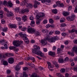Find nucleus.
Segmentation results:
<instances>
[{
    "label": "nucleus",
    "instance_id": "obj_36",
    "mask_svg": "<svg viewBox=\"0 0 77 77\" xmlns=\"http://www.w3.org/2000/svg\"><path fill=\"white\" fill-rule=\"evenodd\" d=\"M1 23L2 24H5V20L4 19H2L1 20Z\"/></svg>",
    "mask_w": 77,
    "mask_h": 77
},
{
    "label": "nucleus",
    "instance_id": "obj_39",
    "mask_svg": "<svg viewBox=\"0 0 77 77\" xmlns=\"http://www.w3.org/2000/svg\"><path fill=\"white\" fill-rule=\"evenodd\" d=\"M30 58H31V57H26V58H25V60H30Z\"/></svg>",
    "mask_w": 77,
    "mask_h": 77
},
{
    "label": "nucleus",
    "instance_id": "obj_47",
    "mask_svg": "<svg viewBox=\"0 0 77 77\" xmlns=\"http://www.w3.org/2000/svg\"><path fill=\"white\" fill-rule=\"evenodd\" d=\"M52 34H53V32L52 31L50 32L49 33V35H52Z\"/></svg>",
    "mask_w": 77,
    "mask_h": 77
},
{
    "label": "nucleus",
    "instance_id": "obj_10",
    "mask_svg": "<svg viewBox=\"0 0 77 77\" xmlns=\"http://www.w3.org/2000/svg\"><path fill=\"white\" fill-rule=\"evenodd\" d=\"M29 12V10L28 9H22L21 10V13L22 14H24L25 12Z\"/></svg>",
    "mask_w": 77,
    "mask_h": 77
},
{
    "label": "nucleus",
    "instance_id": "obj_15",
    "mask_svg": "<svg viewBox=\"0 0 77 77\" xmlns=\"http://www.w3.org/2000/svg\"><path fill=\"white\" fill-rule=\"evenodd\" d=\"M3 64L4 65L7 66L8 65V62L7 61L4 60L3 62Z\"/></svg>",
    "mask_w": 77,
    "mask_h": 77
},
{
    "label": "nucleus",
    "instance_id": "obj_1",
    "mask_svg": "<svg viewBox=\"0 0 77 77\" xmlns=\"http://www.w3.org/2000/svg\"><path fill=\"white\" fill-rule=\"evenodd\" d=\"M34 49H32V53H35V54H37L39 56L41 57L44 58L45 56L44 54L42 53L41 51H40V48L39 46L35 45H34Z\"/></svg>",
    "mask_w": 77,
    "mask_h": 77
},
{
    "label": "nucleus",
    "instance_id": "obj_57",
    "mask_svg": "<svg viewBox=\"0 0 77 77\" xmlns=\"http://www.w3.org/2000/svg\"><path fill=\"white\" fill-rule=\"evenodd\" d=\"M43 51H44L45 52H47V49L46 48H43Z\"/></svg>",
    "mask_w": 77,
    "mask_h": 77
},
{
    "label": "nucleus",
    "instance_id": "obj_30",
    "mask_svg": "<svg viewBox=\"0 0 77 77\" xmlns=\"http://www.w3.org/2000/svg\"><path fill=\"white\" fill-rule=\"evenodd\" d=\"M16 19L18 21H20L21 20V18L17 17H16Z\"/></svg>",
    "mask_w": 77,
    "mask_h": 77
},
{
    "label": "nucleus",
    "instance_id": "obj_62",
    "mask_svg": "<svg viewBox=\"0 0 77 77\" xmlns=\"http://www.w3.org/2000/svg\"><path fill=\"white\" fill-rule=\"evenodd\" d=\"M46 2H47L48 3H51V1L50 0H46Z\"/></svg>",
    "mask_w": 77,
    "mask_h": 77
},
{
    "label": "nucleus",
    "instance_id": "obj_59",
    "mask_svg": "<svg viewBox=\"0 0 77 77\" xmlns=\"http://www.w3.org/2000/svg\"><path fill=\"white\" fill-rule=\"evenodd\" d=\"M47 23V20H45L43 21L44 24H46Z\"/></svg>",
    "mask_w": 77,
    "mask_h": 77
},
{
    "label": "nucleus",
    "instance_id": "obj_20",
    "mask_svg": "<svg viewBox=\"0 0 77 77\" xmlns=\"http://www.w3.org/2000/svg\"><path fill=\"white\" fill-rule=\"evenodd\" d=\"M52 12L53 13H54V14H57V10L56 9L53 10Z\"/></svg>",
    "mask_w": 77,
    "mask_h": 77
},
{
    "label": "nucleus",
    "instance_id": "obj_4",
    "mask_svg": "<svg viewBox=\"0 0 77 77\" xmlns=\"http://www.w3.org/2000/svg\"><path fill=\"white\" fill-rule=\"evenodd\" d=\"M20 5L22 6H24L26 5V7L28 8H33V5L32 4L29 3H27V2L26 1L22 2L20 4Z\"/></svg>",
    "mask_w": 77,
    "mask_h": 77
},
{
    "label": "nucleus",
    "instance_id": "obj_60",
    "mask_svg": "<svg viewBox=\"0 0 77 77\" xmlns=\"http://www.w3.org/2000/svg\"><path fill=\"white\" fill-rule=\"evenodd\" d=\"M3 42H5V40L4 39L0 40V42L1 43Z\"/></svg>",
    "mask_w": 77,
    "mask_h": 77
},
{
    "label": "nucleus",
    "instance_id": "obj_52",
    "mask_svg": "<svg viewBox=\"0 0 77 77\" xmlns=\"http://www.w3.org/2000/svg\"><path fill=\"white\" fill-rule=\"evenodd\" d=\"M31 77H40L39 76H38L36 75H31Z\"/></svg>",
    "mask_w": 77,
    "mask_h": 77
},
{
    "label": "nucleus",
    "instance_id": "obj_11",
    "mask_svg": "<svg viewBox=\"0 0 77 77\" xmlns=\"http://www.w3.org/2000/svg\"><path fill=\"white\" fill-rule=\"evenodd\" d=\"M55 52H53L52 51H50L49 52L48 54L49 55H50V56H54L55 55Z\"/></svg>",
    "mask_w": 77,
    "mask_h": 77
},
{
    "label": "nucleus",
    "instance_id": "obj_41",
    "mask_svg": "<svg viewBox=\"0 0 77 77\" xmlns=\"http://www.w3.org/2000/svg\"><path fill=\"white\" fill-rule=\"evenodd\" d=\"M63 6H64V5L63 3H60V6H59V7H61L62 8H63Z\"/></svg>",
    "mask_w": 77,
    "mask_h": 77
},
{
    "label": "nucleus",
    "instance_id": "obj_13",
    "mask_svg": "<svg viewBox=\"0 0 77 77\" xmlns=\"http://www.w3.org/2000/svg\"><path fill=\"white\" fill-rule=\"evenodd\" d=\"M41 42L43 44H44V45H47V41L45 40H41Z\"/></svg>",
    "mask_w": 77,
    "mask_h": 77
},
{
    "label": "nucleus",
    "instance_id": "obj_55",
    "mask_svg": "<svg viewBox=\"0 0 77 77\" xmlns=\"http://www.w3.org/2000/svg\"><path fill=\"white\" fill-rule=\"evenodd\" d=\"M3 14V11L2 10L0 11V15H2Z\"/></svg>",
    "mask_w": 77,
    "mask_h": 77
},
{
    "label": "nucleus",
    "instance_id": "obj_24",
    "mask_svg": "<svg viewBox=\"0 0 77 77\" xmlns=\"http://www.w3.org/2000/svg\"><path fill=\"white\" fill-rule=\"evenodd\" d=\"M70 18H71L72 21H73L75 18V15L72 14V15L71 16Z\"/></svg>",
    "mask_w": 77,
    "mask_h": 77
},
{
    "label": "nucleus",
    "instance_id": "obj_56",
    "mask_svg": "<svg viewBox=\"0 0 77 77\" xmlns=\"http://www.w3.org/2000/svg\"><path fill=\"white\" fill-rule=\"evenodd\" d=\"M27 69H28V68L26 67H25L23 69V71H26V70H27Z\"/></svg>",
    "mask_w": 77,
    "mask_h": 77
},
{
    "label": "nucleus",
    "instance_id": "obj_18",
    "mask_svg": "<svg viewBox=\"0 0 77 77\" xmlns=\"http://www.w3.org/2000/svg\"><path fill=\"white\" fill-rule=\"evenodd\" d=\"M15 69L16 71H19L20 69V68L19 67V65H17L16 66Z\"/></svg>",
    "mask_w": 77,
    "mask_h": 77
},
{
    "label": "nucleus",
    "instance_id": "obj_14",
    "mask_svg": "<svg viewBox=\"0 0 77 77\" xmlns=\"http://www.w3.org/2000/svg\"><path fill=\"white\" fill-rule=\"evenodd\" d=\"M22 19L23 20V21H26L27 20V16H23L22 17Z\"/></svg>",
    "mask_w": 77,
    "mask_h": 77
},
{
    "label": "nucleus",
    "instance_id": "obj_27",
    "mask_svg": "<svg viewBox=\"0 0 77 77\" xmlns=\"http://www.w3.org/2000/svg\"><path fill=\"white\" fill-rule=\"evenodd\" d=\"M56 3L58 6V7L60 6V2L57 1L56 2Z\"/></svg>",
    "mask_w": 77,
    "mask_h": 77
},
{
    "label": "nucleus",
    "instance_id": "obj_44",
    "mask_svg": "<svg viewBox=\"0 0 77 77\" xmlns=\"http://www.w3.org/2000/svg\"><path fill=\"white\" fill-rule=\"evenodd\" d=\"M64 60L65 62H66V61L69 60V58H68V57H66L64 59Z\"/></svg>",
    "mask_w": 77,
    "mask_h": 77
},
{
    "label": "nucleus",
    "instance_id": "obj_45",
    "mask_svg": "<svg viewBox=\"0 0 77 77\" xmlns=\"http://www.w3.org/2000/svg\"><path fill=\"white\" fill-rule=\"evenodd\" d=\"M27 29V28L26 27H23L22 29V31H25V30H26Z\"/></svg>",
    "mask_w": 77,
    "mask_h": 77
},
{
    "label": "nucleus",
    "instance_id": "obj_58",
    "mask_svg": "<svg viewBox=\"0 0 77 77\" xmlns=\"http://www.w3.org/2000/svg\"><path fill=\"white\" fill-rule=\"evenodd\" d=\"M3 18V14H0V18L1 19Z\"/></svg>",
    "mask_w": 77,
    "mask_h": 77
},
{
    "label": "nucleus",
    "instance_id": "obj_31",
    "mask_svg": "<svg viewBox=\"0 0 77 77\" xmlns=\"http://www.w3.org/2000/svg\"><path fill=\"white\" fill-rule=\"evenodd\" d=\"M66 19L68 21H72V19H71V18L70 17H67L66 18Z\"/></svg>",
    "mask_w": 77,
    "mask_h": 77
},
{
    "label": "nucleus",
    "instance_id": "obj_6",
    "mask_svg": "<svg viewBox=\"0 0 77 77\" xmlns=\"http://www.w3.org/2000/svg\"><path fill=\"white\" fill-rule=\"evenodd\" d=\"M71 52H68L67 54H69L70 56H74V54L73 53L75 52V53L77 54V47L75 46L74 48H73V49L72 50Z\"/></svg>",
    "mask_w": 77,
    "mask_h": 77
},
{
    "label": "nucleus",
    "instance_id": "obj_3",
    "mask_svg": "<svg viewBox=\"0 0 77 77\" xmlns=\"http://www.w3.org/2000/svg\"><path fill=\"white\" fill-rule=\"evenodd\" d=\"M19 35L20 37H22L24 40H25V42L26 43H26L27 44L29 43V40L28 39V38H27V37H26V34H23L21 32L20 33Z\"/></svg>",
    "mask_w": 77,
    "mask_h": 77
},
{
    "label": "nucleus",
    "instance_id": "obj_34",
    "mask_svg": "<svg viewBox=\"0 0 77 77\" xmlns=\"http://www.w3.org/2000/svg\"><path fill=\"white\" fill-rule=\"evenodd\" d=\"M72 9V6H70L69 7L68 10L69 11H71V9Z\"/></svg>",
    "mask_w": 77,
    "mask_h": 77
},
{
    "label": "nucleus",
    "instance_id": "obj_19",
    "mask_svg": "<svg viewBox=\"0 0 77 77\" xmlns=\"http://www.w3.org/2000/svg\"><path fill=\"white\" fill-rule=\"evenodd\" d=\"M35 35L36 36H41V33L38 31L36 32H35Z\"/></svg>",
    "mask_w": 77,
    "mask_h": 77
},
{
    "label": "nucleus",
    "instance_id": "obj_51",
    "mask_svg": "<svg viewBox=\"0 0 77 77\" xmlns=\"http://www.w3.org/2000/svg\"><path fill=\"white\" fill-rule=\"evenodd\" d=\"M15 11L16 12H18V11H19V8H15Z\"/></svg>",
    "mask_w": 77,
    "mask_h": 77
},
{
    "label": "nucleus",
    "instance_id": "obj_40",
    "mask_svg": "<svg viewBox=\"0 0 77 77\" xmlns=\"http://www.w3.org/2000/svg\"><path fill=\"white\" fill-rule=\"evenodd\" d=\"M64 20H65V18H63V19L62 20H60V23H63L65 21Z\"/></svg>",
    "mask_w": 77,
    "mask_h": 77
},
{
    "label": "nucleus",
    "instance_id": "obj_5",
    "mask_svg": "<svg viewBox=\"0 0 77 77\" xmlns=\"http://www.w3.org/2000/svg\"><path fill=\"white\" fill-rule=\"evenodd\" d=\"M59 39V38L58 37L56 36V37H51V38H50L49 37H47L46 38V40L47 41H48L49 42H54L56 41V40H58Z\"/></svg>",
    "mask_w": 77,
    "mask_h": 77
},
{
    "label": "nucleus",
    "instance_id": "obj_16",
    "mask_svg": "<svg viewBox=\"0 0 77 77\" xmlns=\"http://www.w3.org/2000/svg\"><path fill=\"white\" fill-rule=\"evenodd\" d=\"M58 60V62L60 63H63L64 62V60L62 58L59 59Z\"/></svg>",
    "mask_w": 77,
    "mask_h": 77
},
{
    "label": "nucleus",
    "instance_id": "obj_32",
    "mask_svg": "<svg viewBox=\"0 0 77 77\" xmlns=\"http://www.w3.org/2000/svg\"><path fill=\"white\" fill-rule=\"evenodd\" d=\"M49 21V23L51 24H53V23H54V21H53V19H50Z\"/></svg>",
    "mask_w": 77,
    "mask_h": 77
},
{
    "label": "nucleus",
    "instance_id": "obj_2",
    "mask_svg": "<svg viewBox=\"0 0 77 77\" xmlns=\"http://www.w3.org/2000/svg\"><path fill=\"white\" fill-rule=\"evenodd\" d=\"M44 16H45V14L42 13H39L37 15L36 17L37 19L36 22V24L38 25L40 24V23H41V20H43V19L41 18L43 17Z\"/></svg>",
    "mask_w": 77,
    "mask_h": 77
},
{
    "label": "nucleus",
    "instance_id": "obj_35",
    "mask_svg": "<svg viewBox=\"0 0 77 77\" xmlns=\"http://www.w3.org/2000/svg\"><path fill=\"white\" fill-rule=\"evenodd\" d=\"M60 72H64L65 71V70L64 69H62L60 70Z\"/></svg>",
    "mask_w": 77,
    "mask_h": 77
},
{
    "label": "nucleus",
    "instance_id": "obj_38",
    "mask_svg": "<svg viewBox=\"0 0 77 77\" xmlns=\"http://www.w3.org/2000/svg\"><path fill=\"white\" fill-rule=\"evenodd\" d=\"M5 49H8V46L6 44H5L4 45Z\"/></svg>",
    "mask_w": 77,
    "mask_h": 77
},
{
    "label": "nucleus",
    "instance_id": "obj_42",
    "mask_svg": "<svg viewBox=\"0 0 77 77\" xmlns=\"http://www.w3.org/2000/svg\"><path fill=\"white\" fill-rule=\"evenodd\" d=\"M53 67V66H52V65H51V64L48 65V68L49 69H50V68H52Z\"/></svg>",
    "mask_w": 77,
    "mask_h": 77
},
{
    "label": "nucleus",
    "instance_id": "obj_54",
    "mask_svg": "<svg viewBox=\"0 0 77 77\" xmlns=\"http://www.w3.org/2000/svg\"><path fill=\"white\" fill-rule=\"evenodd\" d=\"M61 75V74H60V73H57V76H58V77H60V76Z\"/></svg>",
    "mask_w": 77,
    "mask_h": 77
},
{
    "label": "nucleus",
    "instance_id": "obj_9",
    "mask_svg": "<svg viewBox=\"0 0 77 77\" xmlns=\"http://www.w3.org/2000/svg\"><path fill=\"white\" fill-rule=\"evenodd\" d=\"M8 61L9 63H13L14 62V59L12 57L10 58L8 60Z\"/></svg>",
    "mask_w": 77,
    "mask_h": 77
},
{
    "label": "nucleus",
    "instance_id": "obj_37",
    "mask_svg": "<svg viewBox=\"0 0 77 77\" xmlns=\"http://www.w3.org/2000/svg\"><path fill=\"white\" fill-rule=\"evenodd\" d=\"M33 6L35 8H38V5L36 3H35L34 4Z\"/></svg>",
    "mask_w": 77,
    "mask_h": 77
},
{
    "label": "nucleus",
    "instance_id": "obj_29",
    "mask_svg": "<svg viewBox=\"0 0 77 77\" xmlns=\"http://www.w3.org/2000/svg\"><path fill=\"white\" fill-rule=\"evenodd\" d=\"M2 30L4 32H6L8 30V28H4L2 29Z\"/></svg>",
    "mask_w": 77,
    "mask_h": 77
},
{
    "label": "nucleus",
    "instance_id": "obj_25",
    "mask_svg": "<svg viewBox=\"0 0 77 77\" xmlns=\"http://www.w3.org/2000/svg\"><path fill=\"white\" fill-rule=\"evenodd\" d=\"M42 31L43 33H48V31L47 29L43 30Z\"/></svg>",
    "mask_w": 77,
    "mask_h": 77
},
{
    "label": "nucleus",
    "instance_id": "obj_26",
    "mask_svg": "<svg viewBox=\"0 0 77 77\" xmlns=\"http://www.w3.org/2000/svg\"><path fill=\"white\" fill-rule=\"evenodd\" d=\"M30 60H32V62H35V59L33 57H31Z\"/></svg>",
    "mask_w": 77,
    "mask_h": 77
},
{
    "label": "nucleus",
    "instance_id": "obj_17",
    "mask_svg": "<svg viewBox=\"0 0 77 77\" xmlns=\"http://www.w3.org/2000/svg\"><path fill=\"white\" fill-rule=\"evenodd\" d=\"M8 4L9 7H12V6H13V4H12V3H11V1H9L8 2Z\"/></svg>",
    "mask_w": 77,
    "mask_h": 77
},
{
    "label": "nucleus",
    "instance_id": "obj_61",
    "mask_svg": "<svg viewBox=\"0 0 77 77\" xmlns=\"http://www.w3.org/2000/svg\"><path fill=\"white\" fill-rule=\"evenodd\" d=\"M74 44H77V40H74Z\"/></svg>",
    "mask_w": 77,
    "mask_h": 77
},
{
    "label": "nucleus",
    "instance_id": "obj_23",
    "mask_svg": "<svg viewBox=\"0 0 77 77\" xmlns=\"http://www.w3.org/2000/svg\"><path fill=\"white\" fill-rule=\"evenodd\" d=\"M20 77H28V75H27V74H26L25 72H24V73H23V76Z\"/></svg>",
    "mask_w": 77,
    "mask_h": 77
},
{
    "label": "nucleus",
    "instance_id": "obj_8",
    "mask_svg": "<svg viewBox=\"0 0 77 77\" xmlns=\"http://www.w3.org/2000/svg\"><path fill=\"white\" fill-rule=\"evenodd\" d=\"M36 31V30L34 29H32V27L29 26L27 28V32L30 33H33Z\"/></svg>",
    "mask_w": 77,
    "mask_h": 77
},
{
    "label": "nucleus",
    "instance_id": "obj_28",
    "mask_svg": "<svg viewBox=\"0 0 77 77\" xmlns=\"http://www.w3.org/2000/svg\"><path fill=\"white\" fill-rule=\"evenodd\" d=\"M66 26V24L65 23H63L61 24L60 27H65Z\"/></svg>",
    "mask_w": 77,
    "mask_h": 77
},
{
    "label": "nucleus",
    "instance_id": "obj_12",
    "mask_svg": "<svg viewBox=\"0 0 77 77\" xmlns=\"http://www.w3.org/2000/svg\"><path fill=\"white\" fill-rule=\"evenodd\" d=\"M7 17H11L13 16V13L11 12H9L7 13Z\"/></svg>",
    "mask_w": 77,
    "mask_h": 77
},
{
    "label": "nucleus",
    "instance_id": "obj_22",
    "mask_svg": "<svg viewBox=\"0 0 77 77\" xmlns=\"http://www.w3.org/2000/svg\"><path fill=\"white\" fill-rule=\"evenodd\" d=\"M69 15V14L68 12H65L63 14V15L65 16V17H66V16H68V15Z\"/></svg>",
    "mask_w": 77,
    "mask_h": 77
},
{
    "label": "nucleus",
    "instance_id": "obj_64",
    "mask_svg": "<svg viewBox=\"0 0 77 77\" xmlns=\"http://www.w3.org/2000/svg\"><path fill=\"white\" fill-rule=\"evenodd\" d=\"M64 44H66V45H67L68 44V41H66L65 42Z\"/></svg>",
    "mask_w": 77,
    "mask_h": 77
},
{
    "label": "nucleus",
    "instance_id": "obj_46",
    "mask_svg": "<svg viewBox=\"0 0 77 77\" xmlns=\"http://www.w3.org/2000/svg\"><path fill=\"white\" fill-rule=\"evenodd\" d=\"M74 12L75 13H77V6L75 7V9L74 10Z\"/></svg>",
    "mask_w": 77,
    "mask_h": 77
},
{
    "label": "nucleus",
    "instance_id": "obj_63",
    "mask_svg": "<svg viewBox=\"0 0 77 77\" xmlns=\"http://www.w3.org/2000/svg\"><path fill=\"white\" fill-rule=\"evenodd\" d=\"M35 3H37L38 5H39V4H40V3H39V2H38L36 1H35Z\"/></svg>",
    "mask_w": 77,
    "mask_h": 77
},
{
    "label": "nucleus",
    "instance_id": "obj_48",
    "mask_svg": "<svg viewBox=\"0 0 77 77\" xmlns=\"http://www.w3.org/2000/svg\"><path fill=\"white\" fill-rule=\"evenodd\" d=\"M55 34L59 35V34H60V32L56 31L55 32Z\"/></svg>",
    "mask_w": 77,
    "mask_h": 77
},
{
    "label": "nucleus",
    "instance_id": "obj_7",
    "mask_svg": "<svg viewBox=\"0 0 77 77\" xmlns=\"http://www.w3.org/2000/svg\"><path fill=\"white\" fill-rule=\"evenodd\" d=\"M13 45L15 47H20V44H23V41L20 40L18 42L17 41H16L13 42Z\"/></svg>",
    "mask_w": 77,
    "mask_h": 77
},
{
    "label": "nucleus",
    "instance_id": "obj_43",
    "mask_svg": "<svg viewBox=\"0 0 77 77\" xmlns=\"http://www.w3.org/2000/svg\"><path fill=\"white\" fill-rule=\"evenodd\" d=\"M61 35L63 36H65L66 35V34L65 33L63 32L62 33Z\"/></svg>",
    "mask_w": 77,
    "mask_h": 77
},
{
    "label": "nucleus",
    "instance_id": "obj_53",
    "mask_svg": "<svg viewBox=\"0 0 77 77\" xmlns=\"http://www.w3.org/2000/svg\"><path fill=\"white\" fill-rule=\"evenodd\" d=\"M4 5H7V2L5 0L4 1Z\"/></svg>",
    "mask_w": 77,
    "mask_h": 77
},
{
    "label": "nucleus",
    "instance_id": "obj_21",
    "mask_svg": "<svg viewBox=\"0 0 77 77\" xmlns=\"http://www.w3.org/2000/svg\"><path fill=\"white\" fill-rule=\"evenodd\" d=\"M10 27H11V28H14V29L17 27V26H16L15 25L11 24L10 25Z\"/></svg>",
    "mask_w": 77,
    "mask_h": 77
},
{
    "label": "nucleus",
    "instance_id": "obj_33",
    "mask_svg": "<svg viewBox=\"0 0 77 77\" xmlns=\"http://www.w3.org/2000/svg\"><path fill=\"white\" fill-rule=\"evenodd\" d=\"M9 48L10 50H12V49H15V47L14 46H10Z\"/></svg>",
    "mask_w": 77,
    "mask_h": 77
},
{
    "label": "nucleus",
    "instance_id": "obj_50",
    "mask_svg": "<svg viewBox=\"0 0 77 77\" xmlns=\"http://www.w3.org/2000/svg\"><path fill=\"white\" fill-rule=\"evenodd\" d=\"M30 66L32 68H35V64H32Z\"/></svg>",
    "mask_w": 77,
    "mask_h": 77
},
{
    "label": "nucleus",
    "instance_id": "obj_49",
    "mask_svg": "<svg viewBox=\"0 0 77 77\" xmlns=\"http://www.w3.org/2000/svg\"><path fill=\"white\" fill-rule=\"evenodd\" d=\"M50 27V25L49 24L47 25L46 26V28H47V29H48V28H49V27Z\"/></svg>",
    "mask_w": 77,
    "mask_h": 77
}]
</instances>
